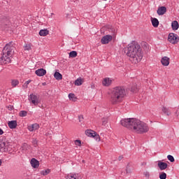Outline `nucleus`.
<instances>
[{"label": "nucleus", "instance_id": "4c0bfd02", "mask_svg": "<svg viewBox=\"0 0 179 179\" xmlns=\"http://www.w3.org/2000/svg\"><path fill=\"white\" fill-rule=\"evenodd\" d=\"M69 99L71 100L72 99H75V94H69Z\"/></svg>", "mask_w": 179, "mask_h": 179}, {"label": "nucleus", "instance_id": "e433bc0d", "mask_svg": "<svg viewBox=\"0 0 179 179\" xmlns=\"http://www.w3.org/2000/svg\"><path fill=\"white\" fill-rule=\"evenodd\" d=\"M79 122H83V115H80L78 116Z\"/></svg>", "mask_w": 179, "mask_h": 179}, {"label": "nucleus", "instance_id": "4468645a", "mask_svg": "<svg viewBox=\"0 0 179 179\" xmlns=\"http://www.w3.org/2000/svg\"><path fill=\"white\" fill-rule=\"evenodd\" d=\"M111 83H113V80H111L110 78H105L102 81V85L106 87L110 86Z\"/></svg>", "mask_w": 179, "mask_h": 179}, {"label": "nucleus", "instance_id": "ea45409f", "mask_svg": "<svg viewBox=\"0 0 179 179\" xmlns=\"http://www.w3.org/2000/svg\"><path fill=\"white\" fill-rule=\"evenodd\" d=\"M144 175L145 176V177H147L148 178H149L150 173H149V172H145Z\"/></svg>", "mask_w": 179, "mask_h": 179}, {"label": "nucleus", "instance_id": "412c9836", "mask_svg": "<svg viewBox=\"0 0 179 179\" xmlns=\"http://www.w3.org/2000/svg\"><path fill=\"white\" fill-rule=\"evenodd\" d=\"M83 79H82L81 78H78L77 80H76L75 81V85L76 86H81V85H83Z\"/></svg>", "mask_w": 179, "mask_h": 179}, {"label": "nucleus", "instance_id": "bb28decb", "mask_svg": "<svg viewBox=\"0 0 179 179\" xmlns=\"http://www.w3.org/2000/svg\"><path fill=\"white\" fill-rule=\"evenodd\" d=\"M131 92H132L133 93H136V92H138V87L136 86V84H134L131 87Z\"/></svg>", "mask_w": 179, "mask_h": 179}, {"label": "nucleus", "instance_id": "9d476101", "mask_svg": "<svg viewBox=\"0 0 179 179\" xmlns=\"http://www.w3.org/2000/svg\"><path fill=\"white\" fill-rule=\"evenodd\" d=\"M31 166H32L34 169H38V166H40V162H38V160L36 159V158H32L31 159Z\"/></svg>", "mask_w": 179, "mask_h": 179}, {"label": "nucleus", "instance_id": "a18cd8bd", "mask_svg": "<svg viewBox=\"0 0 179 179\" xmlns=\"http://www.w3.org/2000/svg\"><path fill=\"white\" fill-rule=\"evenodd\" d=\"M0 166H2V160L0 159Z\"/></svg>", "mask_w": 179, "mask_h": 179}, {"label": "nucleus", "instance_id": "dca6fc26", "mask_svg": "<svg viewBox=\"0 0 179 179\" xmlns=\"http://www.w3.org/2000/svg\"><path fill=\"white\" fill-rule=\"evenodd\" d=\"M8 127L10 129H15L17 127V122L16 120H11L8 122Z\"/></svg>", "mask_w": 179, "mask_h": 179}, {"label": "nucleus", "instance_id": "f03ea898", "mask_svg": "<svg viewBox=\"0 0 179 179\" xmlns=\"http://www.w3.org/2000/svg\"><path fill=\"white\" fill-rule=\"evenodd\" d=\"M125 54L129 57V60L133 64H138L142 61L143 58V52L141 45L134 41L128 45V47L124 50Z\"/></svg>", "mask_w": 179, "mask_h": 179}, {"label": "nucleus", "instance_id": "37998d69", "mask_svg": "<svg viewBox=\"0 0 179 179\" xmlns=\"http://www.w3.org/2000/svg\"><path fill=\"white\" fill-rule=\"evenodd\" d=\"M31 82V80H29L28 81H26L25 85H29Z\"/></svg>", "mask_w": 179, "mask_h": 179}, {"label": "nucleus", "instance_id": "79ce46f5", "mask_svg": "<svg viewBox=\"0 0 179 179\" xmlns=\"http://www.w3.org/2000/svg\"><path fill=\"white\" fill-rule=\"evenodd\" d=\"M0 135H3V130L2 129H0Z\"/></svg>", "mask_w": 179, "mask_h": 179}, {"label": "nucleus", "instance_id": "1a4fd4ad", "mask_svg": "<svg viewBox=\"0 0 179 179\" xmlns=\"http://www.w3.org/2000/svg\"><path fill=\"white\" fill-rule=\"evenodd\" d=\"M66 179H82V176L79 173H71L66 177Z\"/></svg>", "mask_w": 179, "mask_h": 179}, {"label": "nucleus", "instance_id": "9b49d317", "mask_svg": "<svg viewBox=\"0 0 179 179\" xmlns=\"http://www.w3.org/2000/svg\"><path fill=\"white\" fill-rule=\"evenodd\" d=\"M161 62L164 66H169V65H170V58L164 57H162Z\"/></svg>", "mask_w": 179, "mask_h": 179}, {"label": "nucleus", "instance_id": "7ed1b4c3", "mask_svg": "<svg viewBox=\"0 0 179 179\" xmlns=\"http://www.w3.org/2000/svg\"><path fill=\"white\" fill-rule=\"evenodd\" d=\"M125 96H127L125 87L122 86L115 87L110 90V101L113 106L120 104V103H122Z\"/></svg>", "mask_w": 179, "mask_h": 179}, {"label": "nucleus", "instance_id": "f704fd0d", "mask_svg": "<svg viewBox=\"0 0 179 179\" xmlns=\"http://www.w3.org/2000/svg\"><path fill=\"white\" fill-rule=\"evenodd\" d=\"M162 111H163V113H164L165 114H166L167 115H169V109H167V108L163 107V108H162Z\"/></svg>", "mask_w": 179, "mask_h": 179}, {"label": "nucleus", "instance_id": "c9c22d12", "mask_svg": "<svg viewBox=\"0 0 179 179\" xmlns=\"http://www.w3.org/2000/svg\"><path fill=\"white\" fill-rule=\"evenodd\" d=\"M24 50H27V51H30V50H31V45H25V49Z\"/></svg>", "mask_w": 179, "mask_h": 179}, {"label": "nucleus", "instance_id": "58836bf2", "mask_svg": "<svg viewBox=\"0 0 179 179\" xmlns=\"http://www.w3.org/2000/svg\"><path fill=\"white\" fill-rule=\"evenodd\" d=\"M107 124V119H103L102 120V125H106Z\"/></svg>", "mask_w": 179, "mask_h": 179}, {"label": "nucleus", "instance_id": "473e14b6", "mask_svg": "<svg viewBox=\"0 0 179 179\" xmlns=\"http://www.w3.org/2000/svg\"><path fill=\"white\" fill-rule=\"evenodd\" d=\"M75 145L76 146H82V141L80 140H76Z\"/></svg>", "mask_w": 179, "mask_h": 179}, {"label": "nucleus", "instance_id": "f3484780", "mask_svg": "<svg viewBox=\"0 0 179 179\" xmlns=\"http://www.w3.org/2000/svg\"><path fill=\"white\" fill-rule=\"evenodd\" d=\"M95 134H96V131L93 130L85 131V134L87 135V136H90V138H94Z\"/></svg>", "mask_w": 179, "mask_h": 179}, {"label": "nucleus", "instance_id": "a211bd4d", "mask_svg": "<svg viewBox=\"0 0 179 179\" xmlns=\"http://www.w3.org/2000/svg\"><path fill=\"white\" fill-rule=\"evenodd\" d=\"M151 22L153 27H159V20L157 18H151Z\"/></svg>", "mask_w": 179, "mask_h": 179}, {"label": "nucleus", "instance_id": "a878e982", "mask_svg": "<svg viewBox=\"0 0 179 179\" xmlns=\"http://www.w3.org/2000/svg\"><path fill=\"white\" fill-rule=\"evenodd\" d=\"M70 58H76L78 57V52L76 51H71L69 53Z\"/></svg>", "mask_w": 179, "mask_h": 179}, {"label": "nucleus", "instance_id": "20e7f679", "mask_svg": "<svg viewBox=\"0 0 179 179\" xmlns=\"http://www.w3.org/2000/svg\"><path fill=\"white\" fill-rule=\"evenodd\" d=\"M15 52V46L13 42L10 41L7 43L3 49V55L0 57V64L5 65L6 64H10V57Z\"/></svg>", "mask_w": 179, "mask_h": 179}, {"label": "nucleus", "instance_id": "39448f33", "mask_svg": "<svg viewBox=\"0 0 179 179\" xmlns=\"http://www.w3.org/2000/svg\"><path fill=\"white\" fill-rule=\"evenodd\" d=\"M168 41L169 43H171V44H177L179 41L178 35L174 33H170L168 36Z\"/></svg>", "mask_w": 179, "mask_h": 179}, {"label": "nucleus", "instance_id": "09e8293b", "mask_svg": "<svg viewBox=\"0 0 179 179\" xmlns=\"http://www.w3.org/2000/svg\"><path fill=\"white\" fill-rule=\"evenodd\" d=\"M104 1H107V0H104Z\"/></svg>", "mask_w": 179, "mask_h": 179}, {"label": "nucleus", "instance_id": "c85d7f7f", "mask_svg": "<svg viewBox=\"0 0 179 179\" xmlns=\"http://www.w3.org/2000/svg\"><path fill=\"white\" fill-rule=\"evenodd\" d=\"M159 178L160 179H166L167 178V174L164 172H162L159 173Z\"/></svg>", "mask_w": 179, "mask_h": 179}, {"label": "nucleus", "instance_id": "cd10ccee", "mask_svg": "<svg viewBox=\"0 0 179 179\" xmlns=\"http://www.w3.org/2000/svg\"><path fill=\"white\" fill-rule=\"evenodd\" d=\"M51 172V170L50 169H46L45 171H42L41 172V174L42 176H48V174H50V173Z\"/></svg>", "mask_w": 179, "mask_h": 179}, {"label": "nucleus", "instance_id": "7c9ffc66", "mask_svg": "<svg viewBox=\"0 0 179 179\" xmlns=\"http://www.w3.org/2000/svg\"><path fill=\"white\" fill-rule=\"evenodd\" d=\"M32 143L35 148H37V146H38V141H37L36 138L32 139Z\"/></svg>", "mask_w": 179, "mask_h": 179}, {"label": "nucleus", "instance_id": "ddd939ff", "mask_svg": "<svg viewBox=\"0 0 179 179\" xmlns=\"http://www.w3.org/2000/svg\"><path fill=\"white\" fill-rule=\"evenodd\" d=\"M159 169L162 171L166 170L169 167V164L166 162H159L157 164Z\"/></svg>", "mask_w": 179, "mask_h": 179}, {"label": "nucleus", "instance_id": "6e6552de", "mask_svg": "<svg viewBox=\"0 0 179 179\" xmlns=\"http://www.w3.org/2000/svg\"><path fill=\"white\" fill-rule=\"evenodd\" d=\"M166 12H167V8H166V6H161L157 10V13L159 16L164 15V13H166Z\"/></svg>", "mask_w": 179, "mask_h": 179}, {"label": "nucleus", "instance_id": "393cba45", "mask_svg": "<svg viewBox=\"0 0 179 179\" xmlns=\"http://www.w3.org/2000/svg\"><path fill=\"white\" fill-rule=\"evenodd\" d=\"M17 85H19V80L14 79V80H11V86L13 87H16L17 86Z\"/></svg>", "mask_w": 179, "mask_h": 179}, {"label": "nucleus", "instance_id": "72a5a7b5", "mask_svg": "<svg viewBox=\"0 0 179 179\" xmlns=\"http://www.w3.org/2000/svg\"><path fill=\"white\" fill-rule=\"evenodd\" d=\"M94 139H96V141H100V136L99 134H97V133H95V134H94Z\"/></svg>", "mask_w": 179, "mask_h": 179}, {"label": "nucleus", "instance_id": "2eb2a0df", "mask_svg": "<svg viewBox=\"0 0 179 179\" xmlns=\"http://www.w3.org/2000/svg\"><path fill=\"white\" fill-rule=\"evenodd\" d=\"M38 128H40V125L37 123L33 124L31 126H28V129L31 132H32V131H36V129H38Z\"/></svg>", "mask_w": 179, "mask_h": 179}, {"label": "nucleus", "instance_id": "c03bdc74", "mask_svg": "<svg viewBox=\"0 0 179 179\" xmlns=\"http://www.w3.org/2000/svg\"><path fill=\"white\" fill-rule=\"evenodd\" d=\"M42 85L43 86H45L47 85V83H43Z\"/></svg>", "mask_w": 179, "mask_h": 179}, {"label": "nucleus", "instance_id": "f8f14e48", "mask_svg": "<svg viewBox=\"0 0 179 179\" xmlns=\"http://www.w3.org/2000/svg\"><path fill=\"white\" fill-rule=\"evenodd\" d=\"M35 73L37 76H44V75H46L47 71L44 69H39L35 71Z\"/></svg>", "mask_w": 179, "mask_h": 179}, {"label": "nucleus", "instance_id": "6ab92c4d", "mask_svg": "<svg viewBox=\"0 0 179 179\" xmlns=\"http://www.w3.org/2000/svg\"><path fill=\"white\" fill-rule=\"evenodd\" d=\"M171 27L173 30H178V27H179L178 22L173 21L171 23Z\"/></svg>", "mask_w": 179, "mask_h": 179}, {"label": "nucleus", "instance_id": "de8ad7c7", "mask_svg": "<svg viewBox=\"0 0 179 179\" xmlns=\"http://www.w3.org/2000/svg\"><path fill=\"white\" fill-rule=\"evenodd\" d=\"M127 173H128V169H127Z\"/></svg>", "mask_w": 179, "mask_h": 179}, {"label": "nucleus", "instance_id": "5701e85b", "mask_svg": "<svg viewBox=\"0 0 179 179\" xmlns=\"http://www.w3.org/2000/svg\"><path fill=\"white\" fill-rule=\"evenodd\" d=\"M48 33H49L48 30L42 29L39 31V35L43 36V37H45V36H48Z\"/></svg>", "mask_w": 179, "mask_h": 179}, {"label": "nucleus", "instance_id": "b1692460", "mask_svg": "<svg viewBox=\"0 0 179 179\" xmlns=\"http://www.w3.org/2000/svg\"><path fill=\"white\" fill-rule=\"evenodd\" d=\"M142 48H143L144 51H145V52H148V51H149V45L145 43V42H143L142 43Z\"/></svg>", "mask_w": 179, "mask_h": 179}, {"label": "nucleus", "instance_id": "a19ab883", "mask_svg": "<svg viewBox=\"0 0 179 179\" xmlns=\"http://www.w3.org/2000/svg\"><path fill=\"white\" fill-rule=\"evenodd\" d=\"M122 159H123V157H122V156H120V157H118L119 162H121V160H122Z\"/></svg>", "mask_w": 179, "mask_h": 179}, {"label": "nucleus", "instance_id": "f257e3e1", "mask_svg": "<svg viewBox=\"0 0 179 179\" xmlns=\"http://www.w3.org/2000/svg\"><path fill=\"white\" fill-rule=\"evenodd\" d=\"M120 124L122 127L132 129L137 134H146L149 131V127L146 123L135 118L123 119L120 121Z\"/></svg>", "mask_w": 179, "mask_h": 179}, {"label": "nucleus", "instance_id": "2f4dec72", "mask_svg": "<svg viewBox=\"0 0 179 179\" xmlns=\"http://www.w3.org/2000/svg\"><path fill=\"white\" fill-rule=\"evenodd\" d=\"M167 159L170 161L171 163H174V162L176 161V159H174V157H173L172 155H168Z\"/></svg>", "mask_w": 179, "mask_h": 179}, {"label": "nucleus", "instance_id": "aec40b11", "mask_svg": "<svg viewBox=\"0 0 179 179\" xmlns=\"http://www.w3.org/2000/svg\"><path fill=\"white\" fill-rule=\"evenodd\" d=\"M54 76L57 80H62V74H61L59 72L56 71Z\"/></svg>", "mask_w": 179, "mask_h": 179}, {"label": "nucleus", "instance_id": "c756f323", "mask_svg": "<svg viewBox=\"0 0 179 179\" xmlns=\"http://www.w3.org/2000/svg\"><path fill=\"white\" fill-rule=\"evenodd\" d=\"M20 117H26L27 115V111L21 110L19 113Z\"/></svg>", "mask_w": 179, "mask_h": 179}, {"label": "nucleus", "instance_id": "4be33fe9", "mask_svg": "<svg viewBox=\"0 0 179 179\" xmlns=\"http://www.w3.org/2000/svg\"><path fill=\"white\" fill-rule=\"evenodd\" d=\"M0 149H3V150H6L8 149V143L6 142H1L0 143Z\"/></svg>", "mask_w": 179, "mask_h": 179}, {"label": "nucleus", "instance_id": "423d86ee", "mask_svg": "<svg viewBox=\"0 0 179 179\" xmlns=\"http://www.w3.org/2000/svg\"><path fill=\"white\" fill-rule=\"evenodd\" d=\"M29 101H31V103H32V104L34 106H38L40 103L38 96L34 94H31L29 96Z\"/></svg>", "mask_w": 179, "mask_h": 179}, {"label": "nucleus", "instance_id": "0eeeda50", "mask_svg": "<svg viewBox=\"0 0 179 179\" xmlns=\"http://www.w3.org/2000/svg\"><path fill=\"white\" fill-rule=\"evenodd\" d=\"M113 40V35H106L101 39V44H108Z\"/></svg>", "mask_w": 179, "mask_h": 179}, {"label": "nucleus", "instance_id": "49530a36", "mask_svg": "<svg viewBox=\"0 0 179 179\" xmlns=\"http://www.w3.org/2000/svg\"><path fill=\"white\" fill-rule=\"evenodd\" d=\"M143 166H146V162H143Z\"/></svg>", "mask_w": 179, "mask_h": 179}]
</instances>
